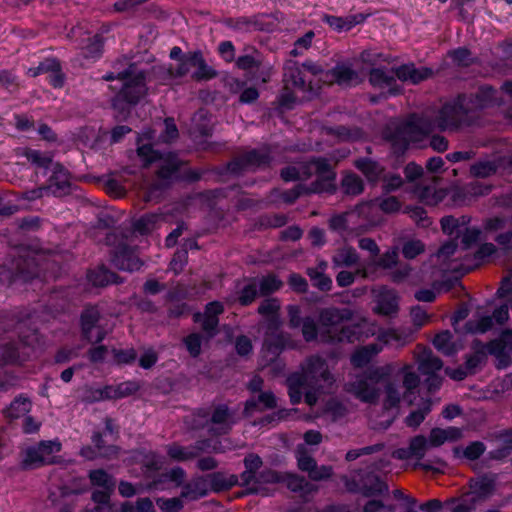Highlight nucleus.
<instances>
[{
    "mask_svg": "<svg viewBox=\"0 0 512 512\" xmlns=\"http://www.w3.org/2000/svg\"><path fill=\"white\" fill-rule=\"evenodd\" d=\"M496 91L491 87H483L473 101L471 98L459 97L457 101L445 104L439 111L434 123L423 118L413 116L407 123L399 128L395 141L403 143H418L433 129L457 130L470 125L473 120V111L500 104L495 96Z\"/></svg>",
    "mask_w": 512,
    "mask_h": 512,
    "instance_id": "nucleus-1",
    "label": "nucleus"
},
{
    "mask_svg": "<svg viewBox=\"0 0 512 512\" xmlns=\"http://www.w3.org/2000/svg\"><path fill=\"white\" fill-rule=\"evenodd\" d=\"M308 74L314 76L319 82L332 84L334 82L343 86L356 85L361 81L357 72L350 66L341 64L331 71H324L321 66L313 62H305L302 66L289 63L285 68L284 83L285 92L281 96V103L289 107L298 98V91H313V83L308 79Z\"/></svg>",
    "mask_w": 512,
    "mask_h": 512,
    "instance_id": "nucleus-2",
    "label": "nucleus"
},
{
    "mask_svg": "<svg viewBox=\"0 0 512 512\" xmlns=\"http://www.w3.org/2000/svg\"><path fill=\"white\" fill-rule=\"evenodd\" d=\"M335 382L325 360L319 356H311L301 365V373H294L287 379L288 393L291 402L297 404L305 392V402L313 406L318 393L330 388Z\"/></svg>",
    "mask_w": 512,
    "mask_h": 512,
    "instance_id": "nucleus-3",
    "label": "nucleus"
},
{
    "mask_svg": "<svg viewBox=\"0 0 512 512\" xmlns=\"http://www.w3.org/2000/svg\"><path fill=\"white\" fill-rule=\"evenodd\" d=\"M313 174L316 175L317 179L310 189L311 192H330L335 189V173L331 164L325 159H317L298 167H287L281 173L285 181L306 179Z\"/></svg>",
    "mask_w": 512,
    "mask_h": 512,
    "instance_id": "nucleus-4",
    "label": "nucleus"
},
{
    "mask_svg": "<svg viewBox=\"0 0 512 512\" xmlns=\"http://www.w3.org/2000/svg\"><path fill=\"white\" fill-rule=\"evenodd\" d=\"M48 173H50L49 184L34 189V198L48 194L60 195L70 184V177L66 169L58 163H54L49 154L40 155L34 151V174L39 178L40 175L45 177Z\"/></svg>",
    "mask_w": 512,
    "mask_h": 512,
    "instance_id": "nucleus-5",
    "label": "nucleus"
},
{
    "mask_svg": "<svg viewBox=\"0 0 512 512\" xmlns=\"http://www.w3.org/2000/svg\"><path fill=\"white\" fill-rule=\"evenodd\" d=\"M395 75L401 81L417 84L427 79L431 75V71L427 68H416L413 64L400 66L395 72L373 69L370 73V83L384 92L396 94L398 90Z\"/></svg>",
    "mask_w": 512,
    "mask_h": 512,
    "instance_id": "nucleus-6",
    "label": "nucleus"
},
{
    "mask_svg": "<svg viewBox=\"0 0 512 512\" xmlns=\"http://www.w3.org/2000/svg\"><path fill=\"white\" fill-rule=\"evenodd\" d=\"M279 308L280 304L277 299H266L258 308L259 313L269 322V332L263 348L264 357L267 358V362L264 365L274 362L280 350L286 345L283 336L277 332L280 325L278 317Z\"/></svg>",
    "mask_w": 512,
    "mask_h": 512,
    "instance_id": "nucleus-7",
    "label": "nucleus"
},
{
    "mask_svg": "<svg viewBox=\"0 0 512 512\" xmlns=\"http://www.w3.org/2000/svg\"><path fill=\"white\" fill-rule=\"evenodd\" d=\"M31 249L20 246L13 250L11 258L0 265V284L10 286L30 279Z\"/></svg>",
    "mask_w": 512,
    "mask_h": 512,
    "instance_id": "nucleus-8",
    "label": "nucleus"
},
{
    "mask_svg": "<svg viewBox=\"0 0 512 512\" xmlns=\"http://www.w3.org/2000/svg\"><path fill=\"white\" fill-rule=\"evenodd\" d=\"M19 341L4 345L1 357L4 363H22L29 359L32 348L30 340V312L26 310L17 314Z\"/></svg>",
    "mask_w": 512,
    "mask_h": 512,
    "instance_id": "nucleus-9",
    "label": "nucleus"
},
{
    "mask_svg": "<svg viewBox=\"0 0 512 512\" xmlns=\"http://www.w3.org/2000/svg\"><path fill=\"white\" fill-rule=\"evenodd\" d=\"M394 370L393 364L373 368L366 377H361L346 385V390L363 402L375 403L380 396L378 383Z\"/></svg>",
    "mask_w": 512,
    "mask_h": 512,
    "instance_id": "nucleus-10",
    "label": "nucleus"
},
{
    "mask_svg": "<svg viewBox=\"0 0 512 512\" xmlns=\"http://www.w3.org/2000/svg\"><path fill=\"white\" fill-rule=\"evenodd\" d=\"M411 339V334L397 329L383 330L378 333V343H372L357 349L351 356V363L357 368L367 365L371 359L383 350L387 344L403 346Z\"/></svg>",
    "mask_w": 512,
    "mask_h": 512,
    "instance_id": "nucleus-11",
    "label": "nucleus"
},
{
    "mask_svg": "<svg viewBox=\"0 0 512 512\" xmlns=\"http://www.w3.org/2000/svg\"><path fill=\"white\" fill-rule=\"evenodd\" d=\"M402 372L404 374L402 386L395 383H388L385 386L383 406L386 410L397 407L401 400L412 402L410 396L419 385V377L412 370L411 365H404Z\"/></svg>",
    "mask_w": 512,
    "mask_h": 512,
    "instance_id": "nucleus-12",
    "label": "nucleus"
},
{
    "mask_svg": "<svg viewBox=\"0 0 512 512\" xmlns=\"http://www.w3.org/2000/svg\"><path fill=\"white\" fill-rule=\"evenodd\" d=\"M117 80L121 83L118 100H125L128 103H136L146 93L145 76L135 64L129 65L127 69L119 72Z\"/></svg>",
    "mask_w": 512,
    "mask_h": 512,
    "instance_id": "nucleus-13",
    "label": "nucleus"
},
{
    "mask_svg": "<svg viewBox=\"0 0 512 512\" xmlns=\"http://www.w3.org/2000/svg\"><path fill=\"white\" fill-rule=\"evenodd\" d=\"M493 489L492 482L487 478H478L470 482V491L461 499H451L450 505L454 512H469L475 508L478 501L486 498Z\"/></svg>",
    "mask_w": 512,
    "mask_h": 512,
    "instance_id": "nucleus-14",
    "label": "nucleus"
},
{
    "mask_svg": "<svg viewBox=\"0 0 512 512\" xmlns=\"http://www.w3.org/2000/svg\"><path fill=\"white\" fill-rule=\"evenodd\" d=\"M137 151L145 165L153 162L159 163L158 178L161 181L168 180L180 165V161L174 154L161 155L145 144L140 145Z\"/></svg>",
    "mask_w": 512,
    "mask_h": 512,
    "instance_id": "nucleus-15",
    "label": "nucleus"
},
{
    "mask_svg": "<svg viewBox=\"0 0 512 512\" xmlns=\"http://www.w3.org/2000/svg\"><path fill=\"white\" fill-rule=\"evenodd\" d=\"M441 226L444 233L461 237L463 249H468L482 240V232L476 227H467L464 219L460 221L454 217H445L441 220Z\"/></svg>",
    "mask_w": 512,
    "mask_h": 512,
    "instance_id": "nucleus-16",
    "label": "nucleus"
},
{
    "mask_svg": "<svg viewBox=\"0 0 512 512\" xmlns=\"http://www.w3.org/2000/svg\"><path fill=\"white\" fill-rule=\"evenodd\" d=\"M429 448L427 438L423 435H417L410 440L407 448L396 449L392 456L399 460H415L414 468L439 472V469H434L431 465L421 462Z\"/></svg>",
    "mask_w": 512,
    "mask_h": 512,
    "instance_id": "nucleus-17",
    "label": "nucleus"
},
{
    "mask_svg": "<svg viewBox=\"0 0 512 512\" xmlns=\"http://www.w3.org/2000/svg\"><path fill=\"white\" fill-rule=\"evenodd\" d=\"M192 68L195 69V71L192 72V76L196 79H209L215 75L212 69L206 65L201 53L199 52H193L185 55L180 60L177 67L170 70V74L179 77L185 76Z\"/></svg>",
    "mask_w": 512,
    "mask_h": 512,
    "instance_id": "nucleus-18",
    "label": "nucleus"
},
{
    "mask_svg": "<svg viewBox=\"0 0 512 512\" xmlns=\"http://www.w3.org/2000/svg\"><path fill=\"white\" fill-rule=\"evenodd\" d=\"M329 336L327 341L331 342H342L348 341L353 342L355 340L361 339L362 337L368 338L377 333V325L373 322L368 321L367 319H362L360 323L356 326L344 327L340 332L336 333V331L329 330Z\"/></svg>",
    "mask_w": 512,
    "mask_h": 512,
    "instance_id": "nucleus-19",
    "label": "nucleus"
},
{
    "mask_svg": "<svg viewBox=\"0 0 512 512\" xmlns=\"http://www.w3.org/2000/svg\"><path fill=\"white\" fill-rule=\"evenodd\" d=\"M83 337L90 343H97L105 338L107 331L100 324L99 311L92 307L86 309L81 316Z\"/></svg>",
    "mask_w": 512,
    "mask_h": 512,
    "instance_id": "nucleus-20",
    "label": "nucleus"
},
{
    "mask_svg": "<svg viewBox=\"0 0 512 512\" xmlns=\"http://www.w3.org/2000/svg\"><path fill=\"white\" fill-rule=\"evenodd\" d=\"M512 172V155L510 157L497 156L493 159H484L473 164L470 172L479 178L489 177L498 172Z\"/></svg>",
    "mask_w": 512,
    "mask_h": 512,
    "instance_id": "nucleus-21",
    "label": "nucleus"
},
{
    "mask_svg": "<svg viewBox=\"0 0 512 512\" xmlns=\"http://www.w3.org/2000/svg\"><path fill=\"white\" fill-rule=\"evenodd\" d=\"M32 409V401L27 396L16 397L10 405L4 409L3 414L10 422L17 419H23L24 432L29 434L32 431L31 417L29 413Z\"/></svg>",
    "mask_w": 512,
    "mask_h": 512,
    "instance_id": "nucleus-22",
    "label": "nucleus"
},
{
    "mask_svg": "<svg viewBox=\"0 0 512 512\" xmlns=\"http://www.w3.org/2000/svg\"><path fill=\"white\" fill-rule=\"evenodd\" d=\"M418 365L422 374L430 376L427 380L429 389H437L441 380L436 376V372L442 368L441 360L434 356L430 350H423L418 356Z\"/></svg>",
    "mask_w": 512,
    "mask_h": 512,
    "instance_id": "nucleus-23",
    "label": "nucleus"
},
{
    "mask_svg": "<svg viewBox=\"0 0 512 512\" xmlns=\"http://www.w3.org/2000/svg\"><path fill=\"white\" fill-rule=\"evenodd\" d=\"M298 466L302 471H306L313 480H322L331 476L332 468L330 466L317 467L314 459L307 454L304 445H299L296 450Z\"/></svg>",
    "mask_w": 512,
    "mask_h": 512,
    "instance_id": "nucleus-24",
    "label": "nucleus"
},
{
    "mask_svg": "<svg viewBox=\"0 0 512 512\" xmlns=\"http://www.w3.org/2000/svg\"><path fill=\"white\" fill-rule=\"evenodd\" d=\"M223 312L220 302H211L206 306L204 314H195V321L202 324V328L209 335H213L218 325L217 316Z\"/></svg>",
    "mask_w": 512,
    "mask_h": 512,
    "instance_id": "nucleus-25",
    "label": "nucleus"
},
{
    "mask_svg": "<svg viewBox=\"0 0 512 512\" xmlns=\"http://www.w3.org/2000/svg\"><path fill=\"white\" fill-rule=\"evenodd\" d=\"M261 473L256 476V472L245 468V471L240 475V485L245 487L246 493L249 494H261L268 495L269 490L264 486V483H268Z\"/></svg>",
    "mask_w": 512,
    "mask_h": 512,
    "instance_id": "nucleus-26",
    "label": "nucleus"
},
{
    "mask_svg": "<svg viewBox=\"0 0 512 512\" xmlns=\"http://www.w3.org/2000/svg\"><path fill=\"white\" fill-rule=\"evenodd\" d=\"M377 305L375 312L382 315H391L397 311L398 300L393 290L381 288L376 294Z\"/></svg>",
    "mask_w": 512,
    "mask_h": 512,
    "instance_id": "nucleus-27",
    "label": "nucleus"
},
{
    "mask_svg": "<svg viewBox=\"0 0 512 512\" xmlns=\"http://www.w3.org/2000/svg\"><path fill=\"white\" fill-rule=\"evenodd\" d=\"M262 477L265 478L267 482L271 483L283 482L290 490L294 492L302 491L304 486L307 485L303 478L294 474H278L274 471H265Z\"/></svg>",
    "mask_w": 512,
    "mask_h": 512,
    "instance_id": "nucleus-28",
    "label": "nucleus"
},
{
    "mask_svg": "<svg viewBox=\"0 0 512 512\" xmlns=\"http://www.w3.org/2000/svg\"><path fill=\"white\" fill-rule=\"evenodd\" d=\"M460 437L461 431L458 428H434L430 431L427 441L429 443L430 448H435L445 444L446 442L456 441Z\"/></svg>",
    "mask_w": 512,
    "mask_h": 512,
    "instance_id": "nucleus-29",
    "label": "nucleus"
},
{
    "mask_svg": "<svg viewBox=\"0 0 512 512\" xmlns=\"http://www.w3.org/2000/svg\"><path fill=\"white\" fill-rule=\"evenodd\" d=\"M231 426V415L224 406L216 408L208 423V430L215 434L226 433Z\"/></svg>",
    "mask_w": 512,
    "mask_h": 512,
    "instance_id": "nucleus-30",
    "label": "nucleus"
},
{
    "mask_svg": "<svg viewBox=\"0 0 512 512\" xmlns=\"http://www.w3.org/2000/svg\"><path fill=\"white\" fill-rule=\"evenodd\" d=\"M509 318V309L506 305L497 308L492 317L486 316L481 318L475 326L469 324V331L483 333L492 326L493 320L498 324H504Z\"/></svg>",
    "mask_w": 512,
    "mask_h": 512,
    "instance_id": "nucleus-31",
    "label": "nucleus"
},
{
    "mask_svg": "<svg viewBox=\"0 0 512 512\" xmlns=\"http://www.w3.org/2000/svg\"><path fill=\"white\" fill-rule=\"evenodd\" d=\"M323 20L335 31L343 32L349 31L355 25L361 23L364 17L362 15H349L346 17L325 15Z\"/></svg>",
    "mask_w": 512,
    "mask_h": 512,
    "instance_id": "nucleus-32",
    "label": "nucleus"
},
{
    "mask_svg": "<svg viewBox=\"0 0 512 512\" xmlns=\"http://www.w3.org/2000/svg\"><path fill=\"white\" fill-rule=\"evenodd\" d=\"M37 73H48L49 82L54 87H61L64 83V76L61 73L59 63L55 59H47L37 67Z\"/></svg>",
    "mask_w": 512,
    "mask_h": 512,
    "instance_id": "nucleus-33",
    "label": "nucleus"
},
{
    "mask_svg": "<svg viewBox=\"0 0 512 512\" xmlns=\"http://www.w3.org/2000/svg\"><path fill=\"white\" fill-rule=\"evenodd\" d=\"M351 316L352 312L348 309L340 310L336 308H328L320 312L319 318L323 326L331 327V329H334L335 325L343 320L350 319Z\"/></svg>",
    "mask_w": 512,
    "mask_h": 512,
    "instance_id": "nucleus-34",
    "label": "nucleus"
},
{
    "mask_svg": "<svg viewBox=\"0 0 512 512\" xmlns=\"http://www.w3.org/2000/svg\"><path fill=\"white\" fill-rule=\"evenodd\" d=\"M355 166L365 175L368 181L376 182L382 178L383 168L371 159H358L355 161Z\"/></svg>",
    "mask_w": 512,
    "mask_h": 512,
    "instance_id": "nucleus-35",
    "label": "nucleus"
},
{
    "mask_svg": "<svg viewBox=\"0 0 512 512\" xmlns=\"http://www.w3.org/2000/svg\"><path fill=\"white\" fill-rule=\"evenodd\" d=\"M61 445L56 441H47L39 444L37 451H34V464L36 462L51 463L53 455L60 451Z\"/></svg>",
    "mask_w": 512,
    "mask_h": 512,
    "instance_id": "nucleus-36",
    "label": "nucleus"
},
{
    "mask_svg": "<svg viewBox=\"0 0 512 512\" xmlns=\"http://www.w3.org/2000/svg\"><path fill=\"white\" fill-rule=\"evenodd\" d=\"M433 344L438 351L445 355H452L462 348L461 344L452 341V335L448 331L437 334Z\"/></svg>",
    "mask_w": 512,
    "mask_h": 512,
    "instance_id": "nucleus-37",
    "label": "nucleus"
},
{
    "mask_svg": "<svg viewBox=\"0 0 512 512\" xmlns=\"http://www.w3.org/2000/svg\"><path fill=\"white\" fill-rule=\"evenodd\" d=\"M358 260L355 249L347 246L338 249L332 258L335 267H351L357 264Z\"/></svg>",
    "mask_w": 512,
    "mask_h": 512,
    "instance_id": "nucleus-38",
    "label": "nucleus"
},
{
    "mask_svg": "<svg viewBox=\"0 0 512 512\" xmlns=\"http://www.w3.org/2000/svg\"><path fill=\"white\" fill-rule=\"evenodd\" d=\"M211 486L206 478H196L191 481L184 489L183 496L188 497L190 499H196L202 496H205Z\"/></svg>",
    "mask_w": 512,
    "mask_h": 512,
    "instance_id": "nucleus-39",
    "label": "nucleus"
},
{
    "mask_svg": "<svg viewBox=\"0 0 512 512\" xmlns=\"http://www.w3.org/2000/svg\"><path fill=\"white\" fill-rule=\"evenodd\" d=\"M80 45L84 56L87 59L95 60L102 51V38L99 35L83 38Z\"/></svg>",
    "mask_w": 512,
    "mask_h": 512,
    "instance_id": "nucleus-40",
    "label": "nucleus"
},
{
    "mask_svg": "<svg viewBox=\"0 0 512 512\" xmlns=\"http://www.w3.org/2000/svg\"><path fill=\"white\" fill-rule=\"evenodd\" d=\"M207 480L211 486V490L221 491L236 485L239 479L235 475L215 473L207 476Z\"/></svg>",
    "mask_w": 512,
    "mask_h": 512,
    "instance_id": "nucleus-41",
    "label": "nucleus"
},
{
    "mask_svg": "<svg viewBox=\"0 0 512 512\" xmlns=\"http://www.w3.org/2000/svg\"><path fill=\"white\" fill-rule=\"evenodd\" d=\"M201 450H204V448L171 445L168 447L167 452L168 455L176 461H186L198 456Z\"/></svg>",
    "mask_w": 512,
    "mask_h": 512,
    "instance_id": "nucleus-42",
    "label": "nucleus"
},
{
    "mask_svg": "<svg viewBox=\"0 0 512 512\" xmlns=\"http://www.w3.org/2000/svg\"><path fill=\"white\" fill-rule=\"evenodd\" d=\"M261 406L260 409H270L276 406V398L270 392L261 393L258 400H248L245 406V412L250 414L256 407Z\"/></svg>",
    "mask_w": 512,
    "mask_h": 512,
    "instance_id": "nucleus-43",
    "label": "nucleus"
},
{
    "mask_svg": "<svg viewBox=\"0 0 512 512\" xmlns=\"http://www.w3.org/2000/svg\"><path fill=\"white\" fill-rule=\"evenodd\" d=\"M485 451V447L481 442H472L466 447H456L454 453L458 458L467 460H475L479 458Z\"/></svg>",
    "mask_w": 512,
    "mask_h": 512,
    "instance_id": "nucleus-44",
    "label": "nucleus"
},
{
    "mask_svg": "<svg viewBox=\"0 0 512 512\" xmlns=\"http://www.w3.org/2000/svg\"><path fill=\"white\" fill-rule=\"evenodd\" d=\"M161 221H163V217L160 215H145L135 222L134 228L139 233L146 234L158 227Z\"/></svg>",
    "mask_w": 512,
    "mask_h": 512,
    "instance_id": "nucleus-45",
    "label": "nucleus"
},
{
    "mask_svg": "<svg viewBox=\"0 0 512 512\" xmlns=\"http://www.w3.org/2000/svg\"><path fill=\"white\" fill-rule=\"evenodd\" d=\"M88 279L94 286H105L115 282V275L106 268L99 267L89 272Z\"/></svg>",
    "mask_w": 512,
    "mask_h": 512,
    "instance_id": "nucleus-46",
    "label": "nucleus"
},
{
    "mask_svg": "<svg viewBox=\"0 0 512 512\" xmlns=\"http://www.w3.org/2000/svg\"><path fill=\"white\" fill-rule=\"evenodd\" d=\"M364 206L365 205H361L359 207V212L351 211V212H347V213H344V214H341V215L334 216L330 220V227L333 230H336V231H339V232L348 229L349 226H350V223L352 222V219L354 218L356 213H361L363 208H364Z\"/></svg>",
    "mask_w": 512,
    "mask_h": 512,
    "instance_id": "nucleus-47",
    "label": "nucleus"
},
{
    "mask_svg": "<svg viewBox=\"0 0 512 512\" xmlns=\"http://www.w3.org/2000/svg\"><path fill=\"white\" fill-rule=\"evenodd\" d=\"M313 285L322 291H328L332 287V280L325 272L309 268L307 271Z\"/></svg>",
    "mask_w": 512,
    "mask_h": 512,
    "instance_id": "nucleus-48",
    "label": "nucleus"
},
{
    "mask_svg": "<svg viewBox=\"0 0 512 512\" xmlns=\"http://www.w3.org/2000/svg\"><path fill=\"white\" fill-rule=\"evenodd\" d=\"M342 187L347 194L357 195L363 191V182L360 177L353 173H348L342 180Z\"/></svg>",
    "mask_w": 512,
    "mask_h": 512,
    "instance_id": "nucleus-49",
    "label": "nucleus"
},
{
    "mask_svg": "<svg viewBox=\"0 0 512 512\" xmlns=\"http://www.w3.org/2000/svg\"><path fill=\"white\" fill-rule=\"evenodd\" d=\"M114 387L106 386L104 388L89 389L86 392L85 400L88 402H97L105 399L114 398Z\"/></svg>",
    "mask_w": 512,
    "mask_h": 512,
    "instance_id": "nucleus-50",
    "label": "nucleus"
},
{
    "mask_svg": "<svg viewBox=\"0 0 512 512\" xmlns=\"http://www.w3.org/2000/svg\"><path fill=\"white\" fill-rule=\"evenodd\" d=\"M90 480L94 486L105 489H114L115 482L112 478L103 470H95L90 473Z\"/></svg>",
    "mask_w": 512,
    "mask_h": 512,
    "instance_id": "nucleus-51",
    "label": "nucleus"
},
{
    "mask_svg": "<svg viewBox=\"0 0 512 512\" xmlns=\"http://www.w3.org/2000/svg\"><path fill=\"white\" fill-rule=\"evenodd\" d=\"M415 194L418 198L429 205L437 204L442 198V195L437 193L432 187H417L415 189Z\"/></svg>",
    "mask_w": 512,
    "mask_h": 512,
    "instance_id": "nucleus-52",
    "label": "nucleus"
},
{
    "mask_svg": "<svg viewBox=\"0 0 512 512\" xmlns=\"http://www.w3.org/2000/svg\"><path fill=\"white\" fill-rule=\"evenodd\" d=\"M259 294L266 295L278 290L282 283L275 276H267L257 281Z\"/></svg>",
    "mask_w": 512,
    "mask_h": 512,
    "instance_id": "nucleus-53",
    "label": "nucleus"
},
{
    "mask_svg": "<svg viewBox=\"0 0 512 512\" xmlns=\"http://www.w3.org/2000/svg\"><path fill=\"white\" fill-rule=\"evenodd\" d=\"M430 411V404L425 403L423 408L412 411L406 418V424L409 427H418Z\"/></svg>",
    "mask_w": 512,
    "mask_h": 512,
    "instance_id": "nucleus-54",
    "label": "nucleus"
},
{
    "mask_svg": "<svg viewBox=\"0 0 512 512\" xmlns=\"http://www.w3.org/2000/svg\"><path fill=\"white\" fill-rule=\"evenodd\" d=\"M424 251V244L419 240H411L404 244L402 253L405 258L413 259Z\"/></svg>",
    "mask_w": 512,
    "mask_h": 512,
    "instance_id": "nucleus-55",
    "label": "nucleus"
},
{
    "mask_svg": "<svg viewBox=\"0 0 512 512\" xmlns=\"http://www.w3.org/2000/svg\"><path fill=\"white\" fill-rule=\"evenodd\" d=\"M258 293L259 288L257 285V281L253 280L243 288L239 300L241 304L247 305L255 299Z\"/></svg>",
    "mask_w": 512,
    "mask_h": 512,
    "instance_id": "nucleus-56",
    "label": "nucleus"
},
{
    "mask_svg": "<svg viewBox=\"0 0 512 512\" xmlns=\"http://www.w3.org/2000/svg\"><path fill=\"white\" fill-rule=\"evenodd\" d=\"M267 161V156L258 151H251L242 158V163L245 167H258L265 164Z\"/></svg>",
    "mask_w": 512,
    "mask_h": 512,
    "instance_id": "nucleus-57",
    "label": "nucleus"
},
{
    "mask_svg": "<svg viewBox=\"0 0 512 512\" xmlns=\"http://www.w3.org/2000/svg\"><path fill=\"white\" fill-rule=\"evenodd\" d=\"M356 274H360L363 277H367V272H366V270L364 268L363 269H357L356 273H353V272H350V271H341L336 276L337 284L340 287H347V286L351 285L354 282V280H355V275Z\"/></svg>",
    "mask_w": 512,
    "mask_h": 512,
    "instance_id": "nucleus-58",
    "label": "nucleus"
},
{
    "mask_svg": "<svg viewBox=\"0 0 512 512\" xmlns=\"http://www.w3.org/2000/svg\"><path fill=\"white\" fill-rule=\"evenodd\" d=\"M458 253L457 244L454 241H449L440 248L436 257L439 261L445 262L450 256H454Z\"/></svg>",
    "mask_w": 512,
    "mask_h": 512,
    "instance_id": "nucleus-59",
    "label": "nucleus"
},
{
    "mask_svg": "<svg viewBox=\"0 0 512 512\" xmlns=\"http://www.w3.org/2000/svg\"><path fill=\"white\" fill-rule=\"evenodd\" d=\"M379 208L385 213H394L400 209V202L396 197H386L378 200Z\"/></svg>",
    "mask_w": 512,
    "mask_h": 512,
    "instance_id": "nucleus-60",
    "label": "nucleus"
},
{
    "mask_svg": "<svg viewBox=\"0 0 512 512\" xmlns=\"http://www.w3.org/2000/svg\"><path fill=\"white\" fill-rule=\"evenodd\" d=\"M382 447L383 446L381 444H377V445L367 446V447L360 448V449L350 450L346 454V459L348 461H353L362 455L371 454L376 451H379L380 449H382Z\"/></svg>",
    "mask_w": 512,
    "mask_h": 512,
    "instance_id": "nucleus-61",
    "label": "nucleus"
},
{
    "mask_svg": "<svg viewBox=\"0 0 512 512\" xmlns=\"http://www.w3.org/2000/svg\"><path fill=\"white\" fill-rule=\"evenodd\" d=\"M157 503L163 512H178L182 508V502L178 498L158 499Z\"/></svg>",
    "mask_w": 512,
    "mask_h": 512,
    "instance_id": "nucleus-62",
    "label": "nucleus"
},
{
    "mask_svg": "<svg viewBox=\"0 0 512 512\" xmlns=\"http://www.w3.org/2000/svg\"><path fill=\"white\" fill-rule=\"evenodd\" d=\"M259 58L258 56L253 55H244L240 56L237 61L236 65L238 68L243 70H249L259 65Z\"/></svg>",
    "mask_w": 512,
    "mask_h": 512,
    "instance_id": "nucleus-63",
    "label": "nucleus"
},
{
    "mask_svg": "<svg viewBox=\"0 0 512 512\" xmlns=\"http://www.w3.org/2000/svg\"><path fill=\"white\" fill-rule=\"evenodd\" d=\"M185 344L192 356H197L200 353L201 338L198 334H191L185 339Z\"/></svg>",
    "mask_w": 512,
    "mask_h": 512,
    "instance_id": "nucleus-64",
    "label": "nucleus"
}]
</instances>
